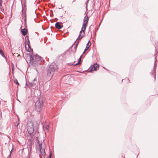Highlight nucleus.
<instances>
[{"mask_svg": "<svg viewBox=\"0 0 158 158\" xmlns=\"http://www.w3.org/2000/svg\"><path fill=\"white\" fill-rule=\"evenodd\" d=\"M37 122L32 121L28 122L27 124V129L28 132L30 136V139L36 138L39 136L38 131L35 129Z\"/></svg>", "mask_w": 158, "mask_h": 158, "instance_id": "f257e3e1", "label": "nucleus"}, {"mask_svg": "<svg viewBox=\"0 0 158 158\" xmlns=\"http://www.w3.org/2000/svg\"><path fill=\"white\" fill-rule=\"evenodd\" d=\"M30 58V63L35 66H38L40 65L41 62L43 60V58L37 55H31Z\"/></svg>", "mask_w": 158, "mask_h": 158, "instance_id": "f03ea898", "label": "nucleus"}, {"mask_svg": "<svg viewBox=\"0 0 158 158\" xmlns=\"http://www.w3.org/2000/svg\"><path fill=\"white\" fill-rule=\"evenodd\" d=\"M85 34V32L81 30L79 32V35L78 36V38L76 39V40L75 41V42L73 43V44L70 47V49L71 48H72L74 44H75V46L74 47L73 50H71V51H72L73 53H75L76 52L77 48L79 42L80 40L84 36Z\"/></svg>", "mask_w": 158, "mask_h": 158, "instance_id": "7ed1b4c3", "label": "nucleus"}, {"mask_svg": "<svg viewBox=\"0 0 158 158\" xmlns=\"http://www.w3.org/2000/svg\"><path fill=\"white\" fill-rule=\"evenodd\" d=\"M58 67L57 64L55 63H52L49 66L48 69V75L49 76H52L54 72H57Z\"/></svg>", "mask_w": 158, "mask_h": 158, "instance_id": "20e7f679", "label": "nucleus"}, {"mask_svg": "<svg viewBox=\"0 0 158 158\" xmlns=\"http://www.w3.org/2000/svg\"><path fill=\"white\" fill-rule=\"evenodd\" d=\"M43 102H40L39 100L35 102V109L37 112H40L43 107Z\"/></svg>", "mask_w": 158, "mask_h": 158, "instance_id": "39448f33", "label": "nucleus"}, {"mask_svg": "<svg viewBox=\"0 0 158 158\" xmlns=\"http://www.w3.org/2000/svg\"><path fill=\"white\" fill-rule=\"evenodd\" d=\"M38 145H37V148L38 149H39L40 152L41 154L43 156H44L46 155L45 152V147H42V144L41 143H38Z\"/></svg>", "mask_w": 158, "mask_h": 158, "instance_id": "423d86ee", "label": "nucleus"}, {"mask_svg": "<svg viewBox=\"0 0 158 158\" xmlns=\"http://www.w3.org/2000/svg\"><path fill=\"white\" fill-rule=\"evenodd\" d=\"M156 65L155 64H154V66L153 69L152 71L151 72V74H152L153 76H154L155 80L156 79Z\"/></svg>", "mask_w": 158, "mask_h": 158, "instance_id": "0eeeda50", "label": "nucleus"}, {"mask_svg": "<svg viewBox=\"0 0 158 158\" xmlns=\"http://www.w3.org/2000/svg\"><path fill=\"white\" fill-rule=\"evenodd\" d=\"M99 67L98 65L97 64H94L92 67L89 70V71L90 72H91L95 70H97V68L98 67Z\"/></svg>", "mask_w": 158, "mask_h": 158, "instance_id": "6e6552de", "label": "nucleus"}, {"mask_svg": "<svg viewBox=\"0 0 158 158\" xmlns=\"http://www.w3.org/2000/svg\"><path fill=\"white\" fill-rule=\"evenodd\" d=\"M25 48L26 50L29 52H31L32 51V49L31 48L30 46V43L25 44Z\"/></svg>", "mask_w": 158, "mask_h": 158, "instance_id": "1a4fd4ad", "label": "nucleus"}, {"mask_svg": "<svg viewBox=\"0 0 158 158\" xmlns=\"http://www.w3.org/2000/svg\"><path fill=\"white\" fill-rule=\"evenodd\" d=\"M62 25L61 23L57 22L55 24L56 27L58 29H60L62 27Z\"/></svg>", "mask_w": 158, "mask_h": 158, "instance_id": "9d476101", "label": "nucleus"}, {"mask_svg": "<svg viewBox=\"0 0 158 158\" xmlns=\"http://www.w3.org/2000/svg\"><path fill=\"white\" fill-rule=\"evenodd\" d=\"M21 32L23 36H25L27 33V31L26 29L24 28L23 29L21 30Z\"/></svg>", "mask_w": 158, "mask_h": 158, "instance_id": "9b49d317", "label": "nucleus"}, {"mask_svg": "<svg viewBox=\"0 0 158 158\" xmlns=\"http://www.w3.org/2000/svg\"><path fill=\"white\" fill-rule=\"evenodd\" d=\"M81 58H79L78 60V62L75 64H73V62L70 63V65H73V66H75V65H77L78 64H80L81 63Z\"/></svg>", "mask_w": 158, "mask_h": 158, "instance_id": "f8f14e48", "label": "nucleus"}, {"mask_svg": "<svg viewBox=\"0 0 158 158\" xmlns=\"http://www.w3.org/2000/svg\"><path fill=\"white\" fill-rule=\"evenodd\" d=\"M35 85V84L33 81H32L31 82H29L28 86L29 87H31L34 86Z\"/></svg>", "mask_w": 158, "mask_h": 158, "instance_id": "ddd939ff", "label": "nucleus"}, {"mask_svg": "<svg viewBox=\"0 0 158 158\" xmlns=\"http://www.w3.org/2000/svg\"><path fill=\"white\" fill-rule=\"evenodd\" d=\"M22 15L23 18H24V21L25 22L26 21V14L25 11L23 10L22 11Z\"/></svg>", "mask_w": 158, "mask_h": 158, "instance_id": "4468645a", "label": "nucleus"}, {"mask_svg": "<svg viewBox=\"0 0 158 158\" xmlns=\"http://www.w3.org/2000/svg\"><path fill=\"white\" fill-rule=\"evenodd\" d=\"M25 44H26L27 43H28V44L29 43L30 41H29V37L28 36H27L25 37Z\"/></svg>", "mask_w": 158, "mask_h": 158, "instance_id": "2eb2a0df", "label": "nucleus"}, {"mask_svg": "<svg viewBox=\"0 0 158 158\" xmlns=\"http://www.w3.org/2000/svg\"><path fill=\"white\" fill-rule=\"evenodd\" d=\"M89 42H90V41H89L87 43V44H86V47L85 49V51H86V50H87L90 47V46L91 44H90L89 45Z\"/></svg>", "mask_w": 158, "mask_h": 158, "instance_id": "dca6fc26", "label": "nucleus"}, {"mask_svg": "<svg viewBox=\"0 0 158 158\" xmlns=\"http://www.w3.org/2000/svg\"><path fill=\"white\" fill-rule=\"evenodd\" d=\"M44 127L45 129L47 130L48 131V130L49 127L48 124H47L46 125L44 124Z\"/></svg>", "mask_w": 158, "mask_h": 158, "instance_id": "f3484780", "label": "nucleus"}, {"mask_svg": "<svg viewBox=\"0 0 158 158\" xmlns=\"http://www.w3.org/2000/svg\"><path fill=\"white\" fill-rule=\"evenodd\" d=\"M124 81H126L127 83H129L130 81V80L128 78H126L124 79H123L122 80V82H124Z\"/></svg>", "mask_w": 158, "mask_h": 158, "instance_id": "a211bd4d", "label": "nucleus"}, {"mask_svg": "<svg viewBox=\"0 0 158 158\" xmlns=\"http://www.w3.org/2000/svg\"><path fill=\"white\" fill-rule=\"evenodd\" d=\"M83 26L84 27V26H87V24L88 23V22L86 21V20H83Z\"/></svg>", "mask_w": 158, "mask_h": 158, "instance_id": "6ab92c4d", "label": "nucleus"}, {"mask_svg": "<svg viewBox=\"0 0 158 158\" xmlns=\"http://www.w3.org/2000/svg\"><path fill=\"white\" fill-rule=\"evenodd\" d=\"M86 27H87V26H84V27L83 25L82 27L81 28V30H82V31H83V32L84 31L85 32V30Z\"/></svg>", "mask_w": 158, "mask_h": 158, "instance_id": "aec40b11", "label": "nucleus"}, {"mask_svg": "<svg viewBox=\"0 0 158 158\" xmlns=\"http://www.w3.org/2000/svg\"><path fill=\"white\" fill-rule=\"evenodd\" d=\"M86 20V21L88 22L89 20V17L87 15H86L85 16L83 20Z\"/></svg>", "mask_w": 158, "mask_h": 158, "instance_id": "412c9836", "label": "nucleus"}, {"mask_svg": "<svg viewBox=\"0 0 158 158\" xmlns=\"http://www.w3.org/2000/svg\"><path fill=\"white\" fill-rule=\"evenodd\" d=\"M14 82L18 86L19 85V84L17 80L16 79H15L14 80Z\"/></svg>", "mask_w": 158, "mask_h": 158, "instance_id": "4be33fe9", "label": "nucleus"}, {"mask_svg": "<svg viewBox=\"0 0 158 158\" xmlns=\"http://www.w3.org/2000/svg\"><path fill=\"white\" fill-rule=\"evenodd\" d=\"M0 54L2 55V56L4 57L5 58H6V57H5V56L4 55V53L2 51V52H1L0 53Z\"/></svg>", "mask_w": 158, "mask_h": 158, "instance_id": "5701e85b", "label": "nucleus"}, {"mask_svg": "<svg viewBox=\"0 0 158 158\" xmlns=\"http://www.w3.org/2000/svg\"><path fill=\"white\" fill-rule=\"evenodd\" d=\"M2 0H0V6H2Z\"/></svg>", "mask_w": 158, "mask_h": 158, "instance_id": "b1692460", "label": "nucleus"}, {"mask_svg": "<svg viewBox=\"0 0 158 158\" xmlns=\"http://www.w3.org/2000/svg\"><path fill=\"white\" fill-rule=\"evenodd\" d=\"M51 156H52V154L50 153L49 154V156L48 158H51Z\"/></svg>", "mask_w": 158, "mask_h": 158, "instance_id": "393cba45", "label": "nucleus"}, {"mask_svg": "<svg viewBox=\"0 0 158 158\" xmlns=\"http://www.w3.org/2000/svg\"><path fill=\"white\" fill-rule=\"evenodd\" d=\"M37 81V79L36 78H35L34 79L33 81L34 82V81Z\"/></svg>", "mask_w": 158, "mask_h": 158, "instance_id": "a878e982", "label": "nucleus"}, {"mask_svg": "<svg viewBox=\"0 0 158 158\" xmlns=\"http://www.w3.org/2000/svg\"><path fill=\"white\" fill-rule=\"evenodd\" d=\"M68 50H67L66 51H65V53H67V54H68Z\"/></svg>", "mask_w": 158, "mask_h": 158, "instance_id": "bb28decb", "label": "nucleus"}, {"mask_svg": "<svg viewBox=\"0 0 158 158\" xmlns=\"http://www.w3.org/2000/svg\"><path fill=\"white\" fill-rule=\"evenodd\" d=\"M67 35V33H66L65 34H64V37H66Z\"/></svg>", "mask_w": 158, "mask_h": 158, "instance_id": "cd10ccee", "label": "nucleus"}, {"mask_svg": "<svg viewBox=\"0 0 158 158\" xmlns=\"http://www.w3.org/2000/svg\"><path fill=\"white\" fill-rule=\"evenodd\" d=\"M11 151L10 152V155H11Z\"/></svg>", "mask_w": 158, "mask_h": 158, "instance_id": "c85d7f7f", "label": "nucleus"}, {"mask_svg": "<svg viewBox=\"0 0 158 158\" xmlns=\"http://www.w3.org/2000/svg\"><path fill=\"white\" fill-rule=\"evenodd\" d=\"M82 56V55L80 56V58H81H81Z\"/></svg>", "mask_w": 158, "mask_h": 158, "instance_id": "c756f323", "label": "nucleus"}, {"mask_svg": "<svg viewBox=\"0 0 158 158\" xmlns=\"http://www.w3.org/2000/svg\"><path fill=\"white\" fill-rule=\"evenodd\" d=\"M82 56V55L80 56V58H81H81Z\"/></svg>", "mask_w": 158, "mask_h": 158, "instance_id": "7c9ffc66", "label": "nucleus"}, {"mask_svg": "<svg viewBox=\"0 0 158 158\" xmlns=\"http://www.w3.org/2000/svg\"><path fill=\"white\" fill-rule=\"evenodd\" d=\"M85 51V50L84 51V52L83 53V54H84Z\"/></svg>", "mask_w": 158, "mask_h": 158, "instance_id": "2f4dec72", "label": "nucleus"}, {"mask_svg": "<svg viewBox=\"0 0 158 158\" xmlns=\"http://www.w3.org/2000/svg\"><path fill=\"white\" fill-rule=\"evenodd\" d=\"M101 21L100 22V24H99V26H100V24H101Z\"/></svg>", "mask_w": 158, "mask_h": 158, "instance_id": "473e14b6", "label": "nucleus"}, {"mask_svg": "<svg viewBox=\"0 0 158 158\" xmlns=\"http://www.w3.org/2000/svg\"><path fill=\"white\" fill-rule=\"evenodd\" d=\"M75 1V0H74L72 2V3H73Z\"/></svg>", "mask_w": 158, "mask_h": 158, "instance_id": "72a5a7b5", "label": "nucleus"}, {"mask_svg": "<svg viewBox=\"0 0 158 158\" xmlns=\"http://www.w3.org/2000/svg\"><path fill=\"white\" fill-rule=\"evenodd\" d=\"M156 57L155 58V60H156Z\"/></svg>", "mask_w": 158, "mask_h": 158, "instance_id": "f704fd0d", "label": "nucleus"}]
</instances>
